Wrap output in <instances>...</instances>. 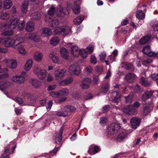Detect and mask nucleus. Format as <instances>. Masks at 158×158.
Wrapping results in <instances>:
<instances>
[{
	"label": "nucleus",
	"instance_id": "obj_16",
	"mask_svg": "<svg viewBox=\"0 0 158 158\" xmlns=\"http://www.w3.org/2000/svg\"><path fill=\"white\" fill-rule=\"evenodd\" d=\"M155 92L156 91H154L152 90H148L145 91L142 95L141 99L143 101L145 102L147 99L150 98L153 95V93Z\"/></svg>",
	"mask_w": 158,
	"mask_h": 158
},
{
	"label": "nucleus",
	"instance_id": "obj_61",
	"mask_svg": "<svg viewBox=\"0 0 158 158\" xmlns=\"http://www.w3.org/2000/svg\"><path fill=\"white\" fill-rule=\"evenodd\" d=\"M56 85H49L48 87V91H51L54 90L56 87Z\"/></svg>",
	"mask_w": 158,
	"mask_h": 158
},
{
	"label": "nucleus",
	"instance_id": "obj_30",
	"mask_svg": "<svg viewBox=\"0 0 158 158\" xmlns=\"http://www.w3.org/2000/svg\"><path fill=\"white\" fill-rule=\"evenodd\" d=\"M84 19L82 16H79L74 19L73 23L76 25H79L81 23Z\"/></svg>",
	"mask_w": 158,
	"mask_h": 158
},
{
	"label": "nucleus",
	"instance_id": "obj_45",
	"mask_svg": "<svg viewBox=\"0 0 158 158\" xmlns=\"http://www.w3.org/2000/svg\"><path fill=\"white\" fill-rule=\"evenodd\" d=\"M32 17L33 19H39L41 17L40 14L38 12H35L32 14Z\"/></svg>",
	"mask_w": 158,
	"mask_h": 158
},
{
	"label": "nucleus",
	"instance_id": "obj_54",
	"mask_svg": "<svg viewBox=\"0 0 158 158\" xmlns=\"http://www.w3.org/2000/svg\"><path fill=\"white\" fill-rule=\"evenodd\" d=\"M151 77L152 80L157 81L158 80V73L152 74Z\"/></svg>",
	"mask_w": 158,
	"mask_h": 158
},
{
	"label": "nucleus",
	"instance_id": "obj_62",
	"mask_svg": "<svg viewBox=\"0 0 158 158\" xmlns=\"http://www.w3.org/2000/svg\"><path fill=\"white\" fill-rule=\"evenodd\" d=\"M107 122V119L105 117H102L100 118V123L102 124H104Z\"/></svg>",
	"mask_w": 158,
	"mask_h": 158
},
{
	"label": "nucleus",
	"instance_id": "obj_64",
	"mask_svg": "<svg viewBox=\"0 0 158 158\" xmlns=\"http://www.w3.org/2000/svg\"><path fill=\"white\" fill-rule=\"evenodd\" d=\"M135 92L137 93H139L141 91V88L140 86L138 85H137L135 87Z\"/></svg>",
	"mask_w": 158,
	"mask_h": 158
},
{
	"label": "nucleus",
	"instance_id": "obj_37",
	"mask_svg": "<svg viewBox=\"0 0 158 158\" xmlns=\"http://www.w3.org/2000/svg\"><path fill=\"white\" fill-rule=\"evenodd\" d=\"M140 82L142 85L146 87H149L150 84L148 81L145 80L143 77L141 78Z\"/></svg>",
	"mask_w": 158,
	"mask_h": 158
},
{
	"label": "nucleus",
	"instance_id": "obj_19",
	"mask_svg": "<svg viewBox=\"0 0 158 158\" xmlns=\"http://www.w3.org/2000/svg\"><path fill=\"white\" fill-rule=\"evenodd\" d=\"M10 146H8L5 148V151L3 152L0 158H10L9 156L11 153L10 152Z\"/></svg>",
	"mask_w": 158,
	"mask_h": 158
},
{
	"label": "nucleus",
	"instance_id": "obj_29",
	"mask_svg": "<svg viewBox=\"0 0 158 158\" xmlns=\"http://www.w3.org/2000/svg\"><path fill=\"white\" fill-rule=\"evenodd\" d=\"M136 17L139 19L141 20L145 18V14L141 10H139L136 13Z\"/></svg>",
	"mask_w": 158,
	"mask_h": 158
},
{
	"label": "nucleus",
	"instance_id": "obj_34",
	"mask_svg": "<svg viewBox=\"0 0 158 158\" xmlns=\"http://www.w3.org/2000/svg\"><path fill=\"white\" fill-rule=\"evenodd\" d=\"M19 42H20V43L18 44V49L19 53L21 54H25L26 51L23 46L21 44H22L21 41H19Z\"/></svg>",
	"mask_w": 158,
	"mask_h": 158
},
{
	"label": "nucleus",
	"instance_id": "obj_6",
	"mask_svg": "<svg viewBox=\"0 0 158 158\" xmlns=\"http://www.w3.org/2000/svg\"><path fill=\"white\" fill-rule=\"evenodd\" d=\"M34 72L38 78L41 80H43L45 78L47 74L46 70L43 69H39L38 68H35Z\"/></svg>",
	"mask_w": 158,
	"mask_h": 158
},
{
	"label": "nucleus",
	"instance_id": "obj_7",
	"mask_svg": "<svg viewBox=\"0 0 158 158\" xmlns=\"http://www.w3.org/2000/svg\"><path fill=\"white\" fill-rule=\"evenodd\" d=\"M27 74L24 72H22L20 75H15L12 77V80L18 83H23L25 81V77H27Z\"/></svg>",
	"mask_w": 158,
	"mask_h": 158
},
{
	"label": "nucleus",
	"instance_id": "obj_58",
	"mask_svg": "<svg viewBox=\"0 0 158 158\" xmlns=\"http://www.w3.org/2000/svg\"><path fill=\"white\" fill-rule=\"evenodd\" d=\"M152 27L154 31L158 32V23H155L152 25Z\"/></svg>",
	"mask_w": 158,
	"mask_h": 158
},
{
	"label": "nucleus",
	"instance_id": "obj_43",
	"mask_svg": "<svg viewBox=\"0 0 158 158\" xmlns=\"http://www.w3.org/2000/svg\"><path fill=\"white\" fill-rule=\"evenodd\" d=\"M43 57V55L40 53H36L34 56V59L38 61H41Z\"/></svg>",
	"mask_w": 158,
	"mask_h": 158
},
{
	"label": "nucleus",
	"instance_id": "obj_14",
	"mask_svg": "<svg viewBox=\"0 0 158 158\" xmlns=\"http://www.w3.org/2000/svg\"><path fill=\"white\" fill-rule=\"evenodd\" d=\"M124 111L127 114L131 115L135 114L136 110L132 105H129L125 107Z\"/></svg>",
	"mask_w": 158,
	"mask_h": 158
},
{
	"label": "nucleus",
	"instance_id": "obj_27",
	"mask_svg": "<svg viewBox=\"0 0 158 158\" xmlns=\"http://www.w3.org/2000/svg\"><path fill=\"white\" fill-rule=\"evenodd\" d=\"M66 72V70L64 69H59L55 71L54 74L56 77H61L64 76V73Z\"/></svg>",
	"mask_w": 158,
	"mask_h": 158
},
{
	"label": "nucleus",
	"instance_id": "obj_8",
	"mask_svg": "<svg viewBox=\"0 0 158 158\" xmlns=\"http://www.w3.org/2000/svg\"><path fill=\"white\" fill-rule=\"evenodd\" d=\"M68 90L67 89H63L59 90L58 92V98L57 103L63 102L65 101L66 98L65 97L68 94Z\"/></svg>",
	"mask_w": 158,
	"mask_h": 158
},
{
	"label": "nucleus",
	"instance_id": "obj_24",
	"mask_svg": "<svg viewBox=\"0 0 158 158\" xmlns=\"http://www.w3.org/2000/svg\"><path fill=\"white\" fill-rule=\"evenodd\" d=\"M31 82L32 86L36 88L40 87L41 84V82L36 79H31Z\"/></svg>",
	"mask_w": 158,
	"mask_h": 158
},
{
	"label": "nucleus",
	"instance_id": "obj_36",
	"mask_svg": "<svg viewBox=\"0 0 158 158\" xmlns=\"http://www.w3.org/2000/svg\"><path fill=\"white\" fill-rule=\"evenodd\" d=\"M32 60L29 59L27 60L25 65V69L28 71L31 68L32 66Z\"/></svg>",
	"mask_w": 158,
	"mask_h": 158
},
{
	"label": "nucleus",
	"instance_id": "obj_50",
	"mask_svg": "<svg viewBox=\"0 0 158 158\" xmlns=\"http://www.w3.org/2000/svg\"><path fill=\"white\" fill-rule=\"evenodd\" d=\"M8 14L5 13H2L1 14L0 18L1 19L3 20H6L8 18Z\"/></svg>",
	"mask_w": 158,
	"mask_h": 158
},
{
	"label": "nucleus",
	"instance_id": "obj_20",
	"mask_svg": "<svg viewBox=\"0 0 158 158\" xmlns=\"http://www.w3.org/2000/svg\"><path fill=\"white\" fill-rule=\"evenodd\" d=\"M150 35H146L143 36L139 41V44L140 45L144 44H146L151 39Z\"/></svg>",
	"mask_w": 158,
	"mask_h": 158
},
{
	"label": "nucleus",
	"instance_id": "obj_22",
	"mask_svg": "<svg viewBox=\"0 0 158 158\" xmlns=\"http://www.w3.org/2000/svg\"><path fill=\"white\" fill-rule=\"evenodd\" d=\"M34 23L31 21L28 22L27 24L25 29L26 31L28 32H31L34 29Z\"/></svg>",
	"mask_w": 158,
	"mask_h": 158
},
{
	"label": "nucleus",
	"instance_id": "obj_42",
	"mask_svg": "<svg viewBox=\"0 0 158 158\" xmlns=\"http://www.w3.org/2000/svg\"><path fill=\"white\" fill-rule=\"evenodd\" d=\"M56 114L59 116L66 117L68 115V112L66 110L64 111H58L56 113Z\"/></svg>",
	"mask_w": 158,
	"mask_h": 158
},
{
	"label": "nucleus",
	"instance_id": "obj_28",
	"mask_svg": "<svg viewBox=\"0 0 158 158\" xmlns=\"http://www.w3.org/2000/svg\"><path fill=\"white\" fill-rule=\"evenodd\" d=\"M109 85L107 83L103 84L101 88V92L104 94L106 93L109 90Z\"/></svg>",
	"mask_w": 158,
	"mask_h": 158
},
{
	"label": "nucleus",
	"instance_id": "obj_1",
	"mask_svg": "<svg viewBox=\"0 0 158 158\" xmlns=\"http://www.w3.org/2000/svg\"><path fill=\"white\" fill-rule=\"evenodd\" d=\"M59 21L58 19H53L49 23L50 26L55 28V33L65 36L69 34L71 31L70 28L68 26H62L58 27Z\"/></svg>",
	"mask_w": 158,
	"mask_h": 158
},
{
	"label": "nucleus",
	"instance_id": "obj_57",
	"mask_svg": "<svg viewBox=\"0 0 158 158\" xmlns=\"http://www.w3.org/2000/svg\"><path fill=\"white\" fill-rule=\"evenodd\" d=\"M59 148V147L57 148L55 147V148L53 149V151L50 152L51 155H55L56 154L57 151L58 150Z\"/></svg>",
	"mask_w": 158,
	"mask_h": 158
},
{
	"label": "nucleus",
	"instance_id": "obj_47",
	"mask_svg": "<svg viewBox=\"0 0 158 158\" xmlns=\"http://www.w3.org/2000/svg\"><path fill=\"white\" fill-rule=\"evenodd\" d=\"M25 22L23 20L22 21H19L18 24V27L20 30H22L24 28Z\"/></svg>",
	"mask_w": 158,
	"mask_h": 158
},
{
	"label": "nucleus",
	"instance_id": "obj_33",
	"mask_svg": "<svg viewBox=\"0 0 158 158\" xmlns=\"http://www.w3.org/2000/svg\"><path fill=\"white\" fill-rule=\"evenodd\" d=\"M148 106L144 107L143 108L144 112L146 113L149 112L153 107V102L151 101L149 103H148Z\"/></svg>",
	"mask_w": 158,
	"mask_h": 158
},
{
	"label": "nucleus",
	"instance_id": "obj_13",
	"mask_svg": "<svg viewBox=\"0 0 158 158\" xmlns=\"http://www.w3.org/2000/svg\"><path fill=\"white\" fill-rule=\"evenodd\" d=\"M91 82V80L89 78H84L80 84L81 88L83 89H87L90 87Z\"/></svg>",
	"mask_w": 158,
	"mask_h": 158
},
{
	"label": "nucleus",
	"instance_id": "obj_5",
	"mask_svg": "<svg viewBox=\"0 0 158 158\" xmlns=\"http://www.w3.org/2000/svg\"><path fill=\"white\" fill-rule=\"evenodd\" d=\"M120 128L121 126L119 124L115 123H111L108 126L107 129V134L110 135H115Z\"/></svg>",
	"mask_w": 158,
	"mask_h": 158
},
{
	"label": "nucleus",
	"instance_id": "obj_35",
	"mask_svg": "<svg viewBox=\"0 0 158 158\" xmlns=\"http://www.w3.org/2000/svg\"><path fill=\"white\" fill-rule=\"evenodd\" d=\"M126 103H131L133 98V94L130 93L127 96H124Z\"/></svg>",
	"mask_w": 158,
	"mask_h": 158
},
{
	"label": "nucleus",
	"instance_id": "obj_41",
	"mask_svg": "<svg viewBox=\"0 0 158 158\" xmlns=\"http://www.w3.org/2000/svg\"><path fill=\"white\" fill-rule=\"evenodd\" d=\"M43 33L45 34V36H48L51 35L52 32L50 29L48 28H45L42 30Z\"/></svg>",
	"mask_w": 158,
	"mask_h": 158
},
{
	"label": "nucleus",
	"instance_id": "obj_49",
	"mask_svg": "<svg viewBox=\"0 0 158 158\" xmlns=\"http://www.w3.org/2000/svg\"><path fill=\"white\" fill-rule=\"evenodd\" d=\"M127 135V134L126 133L122 132L120 133L118 136V140L119 139L122 140L126 138Z\"/></svg>",
	"mask_w": 158,
	"mask_h": 158
},
{
	"label": "nucleus",
	"instance_id": "obj_32",
	"mask_svg": "<svg viewBox=\"0 0 158 158\" xmlns=\"http://www.w3.org/2000/svg\"><path fill=\"white\" fill-rule=\"evenodd\" d=\"M12 3L11 0H4V7L5 9H9L12 6Z\"/></svg>",
	"mask_w": 158,
	"mask_h": 158
},
{
	"label": "nucleus",
	"instance_id": "obj_4",
	"mask_svg": "<svg viewBox=\"0 0 158 158\" xmlns=\"http://www.w3.org/2000/svg\"><path fill=\"white\" fill-rule=\"evenodd\" d=\"M71 53L73 55L77 57L79 55L83 58H85L87 56V53L84 49H81L78 51V47L76 46H73L71 48Z\"/></svg>",
	"mask_w": 158,
	"mask_h": 158
},
{
	"label": "nucleus",
	"instance_id": "obj_59",
	"mask_svg": "<svg viewBox=\"0 0 158 158\" xmlns=\"http://www.w3.org/2000/svg\"><path fill=\"white\" fill-rule=\"evenodd\" d=\"M87 95H85L84 97V99L85 100H88L92 98V95L90 94H86Z\"/></svg>",
	"mask_w": 158,
	"mask_h": 158
},
{
	"label": "nucleus",
	"instance_id": "obj_26",
	"mask_svg": "<svg viewBox=\"0 0 158 158\" xmlns=\"http://www.w3.org/2000/svg\"><path fill=\"white\" fill-rule=\"evenodd\" d=\"M60 54L62 56L64 59L67 60L69 57V52L68 50L64 48H62L60 49Z\"/></svg>",
	"mask_w": 158,
	"mask_h": 158
},
{
	"label": "nucleus",
	"instance_id": "obj_40",
	"mask_svg": "<svg viewBox=\"0 0 158 158\" xmlns=\"http://www.w3.org/2000/svg\"><path fill=\"white\" fill-rule=\"evenodd\" d=\"M49 56L54 63H56L59 61V60L57 56L51 53L49 55Z\"/></svg>",
	"mask_w": 158,
	"mask_h": 158
},
{
	"label": "nucleus",
	"instance_id": "obj_10",
	"mask_svg": "<svg viewBox=\"0 0 158 158\" xmlns=\"http://www.w3.org/2000/svg\"><path fill=\"white\" fill-rule=\"evenodd\" d=\"M100 150L101 149L99 146L93 144L89 146L88 152L89 155H92L99 152Z\"/></svg>",
	"mask_w": 158,
	"mask_h": 158
},
{
	"label": "nucleus",
	"instance_id": "obj_31",
	"mask_svg": "<svg viewBox=\"0 0 158 158\" xmlns=\"http://www.w3.org/2000/svg\"><path fill=\"white\" fill-rule=\"evenodd\" d=\"M64 110H66L68 112H75L76 110V108L74 106L69 105L65 106L64 107Z\"/></svg>",
	"mask_w": 158,
	"mask_h": 158
},
{
	"label": "nucleus",
	"instance_id": "obj_44",
	"mask_svg": "<svg viewBox=\"0 0 158 158\" xmlns=\"http://www.w3.org/2000/svg\"><path fill=\"white\" fill-rule=\"evenodd\" d=\"M8 28V26L5 23H1L0 24V30L4 32L6 29Z\"/></svg>",
	"mask_w": 158,
	"mask_h": 158
},
{
	"label": "nucleus",
	"instance_id": "obj_11",
	"mask_svg": "<svg viewBox=\"0 0 158 158\" xmlns=\"http://www.w3.org/2000/svg\"><path fill=\"white\" fill-rule=\"evenodd\" d=\"M141 122V119L135 117H132L130 120L131 127L134 129H136L139 126Z\"/></svg>",
	"mask_w": 158,
	"mask_h": 158
},
{
	"label": "nucleus",
	"instance_id": "obj_46",
	"mask_svg": "<svg viewBox=\"0 0 158 158\" xmlns=\"http://www.w3.org/2000/svg\"><path fill=\"white\" fill-rule=\"evenodd\" d=\"M55 7L52 6L48 11V14L49 15H54L55 13Z\"/></svg>",
	"mask_w": 158,
	"mask_h": 158
},
{
	"label": "nucleus",
	"instance_id": "obj_21",
	"mask_svg": "<svg viewBox=\"0 0 158 158\" xmlns=\"http://www.w3.org/2000/svg\"><path fill=\"white\" fill-rule=\"evenodd\" d=\"M6 64L8 67L12 69H15L17 66V63L14 60H8Z\"/></svg>",
	"mask_w": 158,
	"mask_h": 158
},
{
	"label": "nucleus",
	"instance_id": "obj_18",
	"mask_svg": "<svg viewBox=\"0 0 158 158\" xmlns=\"http://www.w3.org/2000/svg\"><path fill=\"white\" fill-rule=\"evenodd\" d=\"M122 64L123 67L125 68L127 70L131 72L134 71L135 68L131 63L126 62L123 63Z\"/></svg>",
	"mask_w": 158,
	"mask_h": 158
},
{
	"label": "nucleus",
	"instance_id": "obj_38",
	"mask_svg": "<svg viewBox=\"0 0 158 158\" xmlns=\"http://www.w3.org/2000/svg\"><path fill=\"white\" fill-rule=\"evenodd\" d=\"M60 40L57 37H54L52 38L50 40V44L53 45L55 46L56 45L59 43Z\"/></svg>",
	"mask_w": 158,
	"mask_h": 158
},
{
	"label": "nucleus",
	"instance_id": "obj_9",
	"mask_svg": "<svg viewBox=\"0 0 158 158\" xmlns=\"http://www.w3.org/2000/svg\"><path fill=\"white\" fill-rule=\"evenodd\" d=\"M69 72L72 74L78 75L80 73V69L78 65L76 64L71 65L69 68Z\"/></svg>",
	"mask_w": 158,
	"mask_h": 158
},
{
	"label": "nucleus",
	"instance_id": "obj_52",
	"mask_svg": "<svg viewBox=\"0 0 158 158\" xmlns=\"http://www.w3.org/2000/svg\"><path fill=\"white\" fill-rule=\"evenodd\" d=\"M85 71L87 73H91L92 71V68L90 66H88L85 69Z\"/></svg>",
	"mask_w": 158,
	"mask_h": 158
},
{
	"label": "nucleus",
	"instance_id": "obj_25",
	"mask_svg": "<svg viewBox=\"0 0 158 158\" xmlns=\"http://www.w3.org/2000/svg\"><path fill=\"white\" fill-rule=\"evenodd\" d=\"M72 10L73 12L75 14H78L80 11V6L77 4V2H75L73 5L72 7Z\"/></svg>",
	"mask_w": 158,
	"mask_h": 158
},
{
	"label": "nucleus",
	"instance_id": "obj_2",
	"mask_svg": "<svg viewBox=\"0 0 158 158\" xmlns=\"http://www.w3.org/2000/svg\"><path fill=\"white\" fill-rule=\"evenodd\" d=\"M114 89H117L118 90L113 91L112 94V102L117 105L120 99L121 94L120 92L122 90V87L121 85L116 84L114 86Z\"/></svg>",
	"mask_w": 158,
	"mask_h": 158
},
{
	"label": "nucleus",
	"instance_id": "obj_53",
	"mask_svg": "<svg viewBox=\"0 0 158 158\" xmlns=\"http://www.w3.org/2000/svg\"><path fill=\"white\" fill-rule=\"evenodd\" d=\"M106 55L105 52H102L99 54V57L100 58V60L101 61H103L106 58Z\"/></svg>",
	"mask_w": 158,
	"mask_h": 158
},
{
	"label": "nucleus",
	"instance_id": "obj_12",
	"mask_svg": "<svg viewBox=\"0 0 158 158\" xmlns=\"http://www.w3.org/2000/svg\"><path fill=\"white\" fill-rule=\"evenodd\" d=\"M142 52L145 54L150 57L156 56H158L157 53L151 52L150 46L148 45L144 47L142 50Z\"/></svg>",
	"mask_w": 158,
	"mask_h": 158
},
{
	"label": "nucleus",
	"instance_id": "obj_15",
	"mask_svg": "<svg viewBox=\"0 0 158 158\" xmlns=\"http://www.w3.org/2000/svg\"><path fill=\"white\" fill-rule=\"evenodd\" d=\"M136 77V75L133 73H129L125 77L126 81L129 83H132L134 82Z\"/></svg>",
	"mask_w": 158,
	"mask_h": 158
},
{
	"label": "nucleus",
	"instance_id": "obj_56",
	"mask_svg": "<svg viewBox=\"0 0 158 158\" xmlns=\"http://www.w3.org/2000/svg\"><path fill=\"white\" fill-rule=\"evenodd\" d=\"M110 106L109 105H105L102 108V112L105 113L107 112L109 110Z\"/></svg>",
	"mask_w": 158,
	"mask_h": 158
},
{
	"label": "nucleus",
	"instance_id": "obj_63",
	"mask_svg": "<svg viewBox=\"0 0 158 158\" xmlns=\"http://www.w3.org/2000/svg\"><path fill=\"white\" fill-rule=\"evenodd\" d=\"M16 101L20 104H22L23 103V99L17 97L15 98Z\"/></svg>",
	"mask_w": 158,
	"mask_h": 158
},
{
	"label": "nucleus",
	"instance_id": "obj_60",
	"mask_svg": "<svg viewBox=\"0 0 158 158\" xmlns=\"http://www.w3.org/2000/svg\"><path fill=\"white\" fill-rule=\"evenodd\" d=\"M57 92H51L50 93V95L53 97H57L58 98V96Z\"/></svg>",
	"mask_w": 158,
	"mask_h": 158
},
{
	"label": "nucleus",
	"instance_id": "obj_48",
	"mask_svg": "<svg viewBox=\"0 0 158 158\" xmlns=\"http://www.w3.org/2000/svg\"><path fill=\"white\" fill-rule=\"evenodd\" d=\"M13 34V31L11 30H5L2 33V34L5 36H10Z\"/></svg>",
	"mask_w": 158,
	"mask_h": 158
},
{
	"label": "nucleus",
	"instance_id": "obj_39",
	"mask_svg": "<svg viewBox=\"0 0 158 158\" xmlns=\"http://www.w3.org/2000/svg\"><path fill=\"white\" fill-rule=\"evenodd\" d=\"M73 81V79L72 78H68L64 81H62L60 83V85H67L70 84Z\"/></svg>",
	"mask_w": 158,
	"mask_h": 158
},
{
	"label": "nucleus",
	"instance_id": "obj_23",
	"mask_svg": "<svg viewBox=\"0 0 158 158\" xmlns=\"http://www.w3.org/2000/svg\"><path fill=\"white\" fill-rule=\"evenodd\" d=\"M28 1L27 0L24 1L22 3L21 9L23 13L26 14L27 13L28 7Z\"/></svg>",
	"mask_w": 158,
	"mask_h": 158
},
{
	"label": "nucleus",
	"instance_id": "obj_3",
	"mask_svg": "<svg viewBox=\"0 0 158 158\" xmlns=\"http://www.w3.org/2000/svg\"><path fill=\"white\" fill-rule=\"evenodd\" d=\"M19 39L15 40L13 39L9 38H0V44H4L5 46L8 47L10 46H18L20 42H19Z\"/></svg>",
	"mask_w": 158,
	"mask_h": 158
},
{
	"label": "nucleus",
	"instance_id": "obj_55",
	"mask_svg": "<svg viewBox=\"0 0 158 158\" xmlns=\"http://www.w3.org/2000/svg\"><path fill=\"white\" fill-rule=\"evenodd\" d=\"M90 62L91 63L94 64H96L97 63L96 59L95 56L94 55H92L90 56Z\"/></svg>",
	"mask_w": 158,
	"mask_h": 158
},
{
	"label": "nucleus",
	"instance_id": "obj_51",
	"mask_svg": "<svg viewBox=\"0 0 158 158\" xmlns=\"http://www.w3.org/2000/svg\"><path fill=\"white\" fill-rule=\"evenodd\" d=\"M6 82L3 81L1 82L0 83V89L2 91H3L5 88L6 87Z\"/></svg>",
	"mask_w": 158,
	"mask_h": 158
},
{
	"label": "nucleus",
	"instance_id": "obj_17",
	"mask_svg": "<svg viewBox=\"0 0 158 158\" xmlns=\"http://www.w3.org/2000/svg\"><path fill=\"white\" fill-rule=\"evenodd\" d=\"M19 19L17 18L11 19L10 23L8 25V28L10 29H15L19 22Z\"/></svg>",
	"mask_w": 158,
	"mask_h": 158
}]
</instances>
